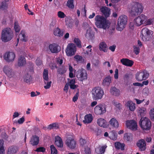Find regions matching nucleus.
<instances>
[{"instance_id":"nucleus-10","label":"nucleus","mask_w":154,"mask_h":154,"mask_svg":"<svg viewBox=\"0 0 154 154\" xmlns=\"http://www.w3.org/2000/svg\"><path fill=\"white\" fill-rule=\"evenodd\" d=\"M149 73L146 71L139 72L136 74L135 77L138 81L146 79L149 76Z\"/></svg>"},{"instance_id":"nucleus-64","label":"nucleus","mask_w":154,"mask_h":154,"mask_svg":"<svg viewBox=\"0 0 154 154\" xmlns=\"http://www.w3.org/2000/svg\"><path fill=\"white\" fill-rule=\"evenodd\" d=\"M50 67L51 69H54L55 68H57V66L56 65L55 63H52L50 65Z\"/></svg>"},{"instance_id":"nucleus-8","label":"nucleus","mask_w":154,"mask_h":154,"mask_svg":"<svg viewBox=\"0 0 154 154\" xmlns=\"http://www.w3.org/2000/svg\"><path fill=\"white\" fill-rule=\"evenodd\" d=\"M76 77L78 79L81 81H82L83 80L87 79L86 71L82 68L79 69L76 72Z\"/></svg>"},{"instance_id":"nucleus-50","label":"nucleus","mask_w":154,"mask_h":154,"mask_svg":"<svg viewBox=\"0 0 154 154\" xmlns=\"http://www.w3.org/2000/svg\"><path fill=\"white\" fill-rule=\"evenodd\" d=\"M134 52L136 55L138 54L140 51V48L139 47H137L136 46H134Z\"/></svg>"},{"instance_id":"nucleus-1","label":"nucleus","mask_w":154,"mask_h":154,"mask_svg":"<svg viewBox=\"0 0 154 154\" xmlns=\"http://www.w3.org/2000/svg\"><path fill=\"white\" fill-rule=\"evenodd\" d=\"M13 36V33L10 28H5L2 30L1 38L3 42H7L10 41Z\"/></svg>"},{"instance_id":"nucleus-62","label":"nucleus","mask_w":154,"mask_h":154,"mask_svg":"<svg viewBox=\"0 0 154 154\" xmlns=\"http://www.w3.org/2000/svg\"><path fill=\"white\" fill-rule=\"evenodd\" d=\"M118 69H116L115 70V74H114V78L116 79H117L118 78Z\"/></svg>"},{"instance_id":"nucleus-28","label":"nucleus","mask_w":154,"mask_h":154,"mask_svg":"<svg viewBox=\"0 0 154 154\" xmlns=\"http://www.w3.org/2000/svg\"><path fill=\"white\" fill-rule=\"evenodd\" d=\"M18 149V147L16 146H11L10 147L8 151V154H14L16 153Z\"/></svg>"},{"instance_id":"nucleus-14","label":"nucleus","mask_w":154,"mask_h":154,"mask_svg":"<svg viewBox=\"0 0 154 154\" xmlns=\"http://www.w3.org/2000/svg\"><path fill=\"white\" fill-rule=\"evenodd\" d=\"M15 57L14 54L13 52H7L4 56V59L8 62L13 61Z\"/></svg>"},{"instance_id":"nucleus-3","label":"nucleus","mask_w":154,"mask_h":154,"mask_svg":"<svg viewBox=\"0 0 154 154\" xmlns=\"http://www.w3.org/2000/svg\"><path fill=\"white\" fill-rule=\"evenodd\" d=\"M104 94L103 89L100 87H96L92 89V95L93 99L96 100L101 99Z\"/></svg>"},{"instance_id":"nucleus-20","label":"nucleus","mask_w":154,"mask_h":154,"mask_svg":"<svg viewBox=\"0 0 154 154\" xmlns=\"http://www.w3.org/2000/svg\"><path fill=\"white\" fill-rule=\"evenodd\" d=\"M39 141V137L36 135H33L31 137L29 142L30 144L34 146L38 144Z\"/></svg>"},{"instance_id":"nucleus-57","label":"nucleus","mask_w":154,"mask_h":154,"mask_svg":"<svg viewBox=\"0 0 154 154\" xmlns=\"http://www.w3.org/2000/svg\"><path fill=\"white\" fill-rule=\"evenodd\" d=\"M25 121L24 118L23 117H22V118H20L18 121H16L15 123H18L19 124H21L23 123Z\"/></svg>"},{"instance_id":"nucleus-30","label":"nucleus","mask_w":154,"mask_h":154,"mask_svg":"<svg viewBox=\"0 0 154 154\" xmlns=\"http://www.w3.org/2000/svg\"><path fill=\"white\" fill-rule=\"evenodd\" d=\"M26 63V60L25 57L22 56H20L18 58V65L19 66H23Z\"/></svg>"},{"instance_id":"nucleus-32","label":"nucleus","mask_w":154,"mask_h":154,"mask_svg":"<svg viewBox=\"0 0 154 154\" xmlns=\"http://www.w3.org/2000/svg\"><path fill=\"white\" fill-rule=\"evenodd\" d=\"M111 82V77L109 76L106 77L103 80L102 85L104 86H108Z\"/></svg>"},{"instance_id":"nucleus-9","label":"nucleus","mask_w":154,"mask_h":154,"mask_svg":"<svg viewBox=\"0 0 154 154\" xmlns=\"http://www.w3.org/2000/svg\"><path fill=\"white\" fill-rule=\"evenodd\" d=\"M140 37L144 41H147L149 40L150 36L151 31L147 28H145L142 29L141 31Z\"/></svg>"},{"instance_id":"nucleus-63","label":"nucleus","mask_w":154,"mask_h":154,"mask_svg":"<svg viewBox=\"0 0 154 154\" xmlns=\"http://www.w3.org/2000/svg\"><path fill=\"white\" fill-rule=\"evenodd\" d=\"M75 80L74 79H72L71 80L70 79V81L69 83V85L70 86L71 85H72L75 84Z\"/></svg>"},{"instance_id":"nucleus-2","label":"nucleus","mask_w":154,"mask_h":154,"mask_svg":"<svg viewBox=\"0 0 154 154\" xmlns=\"http://www.w3.org/2000/svg\"><path fill=\"white\" fill-rule=\"evenodd\" d=\"M95 24L98 28L106 29L109 28L106 19L103 16L97 15L95 18Z\"/></svg>"},{"instance_id":"nucleus-48","label":"nucleus","mask_w":154,"mask_h":154,"mask_svg":"<svg viewBox=\"0 0 154 154\" xmlns=\"http://www.w3.org/2000/svg\"><path fill=\"white\" fill-rule=\"evenodd\" d=\"M73 0H68L67 2V6L69 8H73L74 7L73 4Z\"/></svg>"},{"instance_id":"nucleus-54","label":"nucleus","mask_w":154,"mask_h":154,"mask_svg":"<svg viewBox=\"0 0 154 154\" xmlns=\"http://www.w3.org/2000/svg\"><path fill=\"white\" fill-rule=\"evenodd\" d=\"M146 25H151L152 24L153 22V19H149L145 21Z\"/></svg>"},{"instance_id":"nucleus-52","label":"nucleus","mask_w":154,"mask_h":154,"mask_svg":"<svg viewBox=\"0 0 154 154\" xmlns=\"http://www.w3.org/2000/svg\"><path fill=\"white\" fill-rule=\"evenodd\" d=\"M6 2H2V3L1 5V8L3 10H6L8 8V5Z\"/></svg>"},{"instance_id":"nucleus-58","label":"nucleus","mask_w":154,"mask_h":154,"mask_svg":"<svg viewBox=\"0 0 154 154\" xmlns=\"http://www.w3.org/2000/svg\"><path fill=\"white\" fill-rule=\"evenodd\" d=\"M51 81L48 82V81H47L46 82V84H45L46 85L44 86L45 88V89L49 88L51 86Z\"/></svg>"},{"instance_id":"nucleus-44","label":"nucleus","mask_w":154,"mask_h":154,"mask_svg":"<svg viewBox=\"0 0 154 154\" xmlns=\"http://www.w3.org/2000/svg\"><path fill=\"white\" fill-rule=\"evenodd\" d=\"M14 28L15 32H20V28L17 22H14Z\"/></svg>"},{"instance_id":"nucleus-18","label":"nucleus","mask_w":154,"mask_h":154,"mask_svg":"<svg viewBox=\"0 0 154 154\" xmlns=\"http://www.w3.org/2000/svg\"><path fill=\"white\" fill-rule=\"evenodd\" d=\"M126 125L127 128L133 131H135L137 129V124L133 120L126 122Z\"/></svg>"},{"instance_id":"nucleus-59","label":"nucleus","mask_w":154,"mask_h":154,"mask_svg":"<svg viewBox=\"0 0 154 154\" xmlns=\"http://www.w3.org/2000/svg\"><path fill=\"white\" fill-rule=\"evenodd\" d=\"M36 64L38 66H40L42 64V61L41 60L40 58L38 57L35 60Z\"/></svg>"},{"instance_id":"nucleus-38","label":"nucleus","mask_w":154,"mask_h":154,"mask_svg":"<svg viewBox=\"0 0 154 154\" xmlns=\"http://www.w3.org/2000/svg\"><path fill=\"white\" fill-rule=\"evenodd\" d=\"M133 135L132 134L130 133H126L125 134L124 136V139L128 141H131L132 140Z\"/></svg>"},{"instance_id":"nucleus-47","label":"nucleus","mask_w":154,"mask_h":154,"mask_svg":"<svg viewBox=\"0 0 154 154\" xmlns=\"http://www.w3.org/2000/svg\"><path fill=\"white\" fill-rule=\"evenodd\" d=\"M4 140L2 139L0 140V152H2L4 154L5 150L3 147Z\"/></svg>"},{"instance_id":"nucleus-16","label":"nucleus","mask_w":154,"mask_h":154,"mask_svg":"<svg viewBox=\"0 0 154 154\" xmlns=\"http://www.w3.org/2000/svg\"><path fill=\"white\" fill-rule=\"evenodd\" d=\"M3 71L5 74L9 78H11L14 75L12 69L8 66H5L3 68Z\"/></svg>"},{"instance_id":"nucleus-37","label":"nucleus","mask_w":154,"mask_h":154,"mask_svg":"<svg viewBox=\"0 0 154 154\" xmlns=\"http://www.w3.org/2000/svg\"><path fill=\"white\" fill-rule=\"evenodd\" d=\"M54 34L55 36L61 37L63 35V31L61 30L58 27H57L54 30Z\"/></svg>"},{"instance_id":"nucleus-46","label":"nucleus","mask_w":154,"mask_h":154,"mask_svg":"<svg viewBox=\"0 0 154 154\" xmlns=\"http://www.w3.org/2000/svg\"><path fill=\"white\" fill-rule=\"evenodd\" d=\"M51 154H57V150L53 145L50 146Z\"/></svg>"},{"instance_id":"nucleus-49","label":"nucleus","mask_w":154,"mask_h":154,"mask_svg":"<svg viewBox=\"0 0 154 154\" xmlns=\"http://www.w3.org/2000/svg\"><path fill=\"white\" fill-rule=\"evenodd\" d=\"M57 16L60 18H63L66 17V15L64 12L60 11L57 12Z\"/></svg>"},{"instance_id":"nucleus-60","label":"nucleus","mask_w":154,"mask_h":154,"mask_svg":"<svg viewBox=\"0 0 154 154\" xmlns=\"http://www.w3.org/2000/svg\"><path fill=\"white\" fill-rule=\"evenodd\" d=\"M55 21L54 20H52L50 25V28L52 29H53L55 25Z\"/></svg>"},{"instance_id":"nucleus-43","label":"nucleus","mask_w":154,"mask_h":154,"mask_svg":"<svg viewBox=\"0 0 154 154\" xmlns=\"http://www.w3.org/2000/svg\"><path fill=\"white\" fill-rule=\"evenodd\" d=\"M74 42L77 47L80 48H82L81 41L78 38H75Z\"/></svg>"},{"instance_id":"nucleus-13","label":"nucleus","mask_w":154,"mask_h":154,"mask_svg":"<svg viewBox=\"0 0 154 154\" xmlns=\"http://www.w3.org/2000/svg\"><path fill=\"white\" fill-rule=\"evenodd\" d=\"M65 143L66 145L71 149H74L76 146V141L73 138L71 137L67 138Z\"/></svg>"},{"instance_id":"nucleus-26","label":"nucleus","mask_w":154,"mask_h":154,"mask_svg":"<svg viewBox=\"0 0 154 154\" xmlns=\"http://www.w3.org/2000/svg\"><path fill=\"white\" fill-rule=\"evenodd\" d=\"M100 11L106 18L109 16L110 9L106 7H102L100 9Z\"/></svg>"},{"instance_id":"nucleus-35","label":"nucleus","mask_w":154,"mask_h":154,"mask_svg":"<svg viewBox=\"0 0 154 154\" xmlns=\"http://www.w3.org/2000/svg\"><path fill=\"white\" fill-rule=\"evenodd\" d=\"M115 148L117 149H121L122 150H124V147L125 144L124 143H121L120 142H116L115 143Z\"/></svg>"},{"instance_id":"nucleus-45","label":"nucleus","mask_w":154,"mask_h":154,"mask_svg":"<svg viewBox=\"0 0 154 154\" xmlns=\"http://www.w3.org/2000/svg\"><path fill=\"white\" fill-rule=\"evenodd\" d=\"M74 58L76 60L77 62L78 63H82L84 60L82 57L80 56L76 55L74 57Z\"/></svg>"},{"instance_id":"nucleus-40","label":"nucleus","mask_w":154,"mask_h":154,"mask_svg":"<svg viewBox=\"0 0 154 154\" xmlns=\"http://www.w3.org/2000/svg\"><path fill=\"white\" fill-rule=\"evenodd\" d=\"M109 137L113 140H115L117 138V134L115 131L112 130L109 133Z\"/></svg>"},{"instance_id":"nucleus-21","label":"nucleus","mask_w":154,"mask_h":154,"mask_svg":"<svg viewBox=\"0 0 154 154\" xmlns=\"http://www.w3.org/2000/svg\"><path fill=\"white\" fill-rule=\"evenodd\" d=\"M120 62L125 66L131 67L134 64L133 61L127 58H123L121 60Z\"/></svg>"},{"instance_id":"nucleus-12","label":"nucleus","mask_w":154,"mask_h":154,"mask_svg":"<svg viewBox=\"0 0 154 154\" xmlns=\"http://www.w3.org/2000/svg\"><path fill=\"white\" fill-rule=\"evenodd\" d=\"M147 19V17L144 14H141L135 18L134 22L135 25L139 26L143 24Z\"/></svg>"},{"instance_id":"nucleus-7","label":"nucleus","mask_w":154,"mask_h":154,"mask_svg":"<svg viewBox=\"0 0 154 154\" xmlns=\"http://www.w3.org/2000/svg\"><path fill=\"white\" fill-rule=\"evenodd\" d=\"M76 50L75 45L73 43H71L68 45L65 51L67 56H71L75 54Z\"/></svg>"},{"instance_id":"nucleus-55","label":"nucleus","mask_w":154,"mask_h":154,"mask_svg":"<svg viewBox=\"0 0 154 154\" xmlns=\"http://www.w3.org/2000/svg\"><path fill=\"white\" fill-rule=\"evenodd\" d=\"M113 105L115 106L118 109H120L122 105L119 103L115 101L113 102Z\"/></svg>"},{"instance_id":"nucleus-34","label":"nucleus","mask_w":154,"mask_h":154,"mask_svg":"<svg viewBox=\"0 0 154 154\" xmlns=\"http://www.w3.org/2000/svg\"><path fill=\"white\" fill-rule=\"evenodd\" d=\"M146 113V109L144 107L140 108L138 109L137 113L138 116L141 117L145 116Z\"/></svg>"},{"instance_id":"nucleus-41","label":"nucleus","mask_w":154,"mask_h":154,"mask_svg":"<svg viewBox=\"0 0 154 154\" xmlns=\"http://www.w3.org/2000/svg\"><path fill=\"white\" fill-rule=\"evenodd\" d=\"M53 128H54L55 129H58L59 128V125L57 123H54L52 124H51L48 125V129L51 130Z\"/></svg>"},{"instance_id":"nucleus-15","label":"nucleus","mask_w":154,"mask_h":154,"mask_svg":"<svg viewBox=\"0 0 154 154\" xmlns=\"http://www.w3.org/2000/svg\"><path fill=\"white\" fill-rule=\"evenodd\" d=\"M48 49L53 53H57L60 51V47L57 44L53 43L49 45Z\"/></svg>"},{"instance_id":"nucleus-53","label":"nucleus","mask_w":154,"mask_h":154,"mask_svg":"<svg viewBox=\"0 0 154 154\" xmlns=\"http://www.w3.org/2000/svg\"><path fill=\"white\" fill-rule=\"evenodd\" d=\"M150 115L151 120L154 121V108L151 109L150 112Z\"/></svg>"},{"instance_id":"nucleus-56","label":"nucleus","mask_w":154,"mask_h":154,"mask_svg":"<svg viewBox=\"0 0 154 154\" xmlns=\"http://www.w3.org/2000/svg\"><path fill=\"white\" fill-rule=\"evenodd\" d=\"M35 151L37 152H44L45 151V149L42 147H40L36 149Z\"/></svg>"},{"instance_id":"nucleus-4","label":"nucleus","mask_w":154,"mask_h":154,"mask_svg":"<svg viewBox=\"0 0 154 154\" xmlns=\"http://www.w3.org/2000/svg\"><path fill=\"white\" fill-rule=\"evenodd\" d=\"M143 8L141 3L135 2L131 8L130 14L132 16L137 15L142 12Z\"/></svg>"},{"instance_id":"nucleus-39","label":"nucleus","mask_w":154,"mask_h":154,"mask_svg":"<svg viewBox=\"0 0 154 154\" xmlns=\"http://www.w3.org/2000/svg\"><path fill=\"white\" fill-rule=\"evenodd\" d=\"M48 71L47 69H45L44 70L43 77L45 84H46L47 81H48L49 78L48 77Z\"/></svg>"},{"instance_id":"nucleus-11","label":"nucleus","mask_w":154,"mask_h":154,"mask_svg":"<svg viewBox=\"0 0 154 154\" xmlns=\"http://www.w3.org/2000/svg\"><path fill=\"white\" fill-rule=\"evenodd\" d=\"M106 111V106L103 104H99L96 106L94 109V112L97 115H102Z\"/></svg>"},{"instance_id":"nucleus-36","label":"nucleus","mask_w":154,"mask_h":154,"mask_svg":"<svg viewBox=\"0 0 154 154\" xmlns=\"http://www.w3.org/2000/svg\"><path fill=\"white\" fill-rule=\"evenodd\" d=\"M97 123L100 126L105 128L106 127V121L104 119L100 118L98 119L97 120Z\"/></svg>"},{"instance_id":"nucleus-25","label":"nucleus","mask_w":154,"mask_h":154,"mask_svg":"<svg viewBox=\"0 0 154 154\" xmlns=\"http://www.w3.org/2000/svg\"><path fill=\"white\" fill-rule=\"evenodd\" d=\"M93 119L92 115L90 114L86 115L84 117V120L83 122L84 123L88 124L91 122Z\"/></svg>"},{"instance_id":"nucleus-33","label":"nucleus","mask_w":154,"mask_h":154,"mask_svg":"<svg viewBox=\"0 0 154 154\" xmlns=\"http://www.w3.org/2000/svg\"><path fill=\"white\" fill-rule=\"evenodd\" d=\"M110 92L113 95L118 96L119 95L120 91L115 87H112L110 89Z\"/></svg>"},{"instance_id":"nucleus-6","label":"nucleus","mask_w":154,"mask_h":154,"mask_svg":"<svg viewBox=\"0 0 154 154\" xmlns=\"http://www.w3.org/2000/svg\"><path fill=\"white\" fill-rule=\"evenodd\" d=\"M127 22V17L125 15L120 16L118 19V23L116 26L117 29L119 31H122L124 28Z\"/></svg>"},{"instance_id":"nucleus-42","label":"nucleus","mask_w":154,"mask_h":154,"mask_svg":"<svg viewBox=\"0 0 154 154\" xmlns=\"http://www.w3.org/2000/svg\"><path fill=\"white\" fill-rule=\"evenodd\" d=\"M57 72L58 74L62 75L63 74L66 72V69L65 67H62L61 68H58L57 70Z\"/></svg>"},{"instance_id":"nucleus-27","label":"nucleus","mask_w":154,"mask_h":154,"mask_svg":"<svg viewBox=\"0 0 154 154\" xmlns=\"http://www.w3.org/2000/svg\"><path fill=\"white\" fill-rule=\"evenodd\" d=\"M19 38H17V43L16 45V46H17L18 43L19 41V38H20V40L24 42H26L27 41V39L25 35V32L24 31L22 30L19 35Z\"/></svg>"},{"instance_id":"nucleus-31","label":"nucleus","mask_w":154,"mask_h":154,"mask_svg":"<svg viewBox=\"0 0 154 154\" xmlns=\"http://www.w3.org/2000/svg\"><path fill=\"white\" fill-rule=\"evenodd\" d=\"M127 106L129 109L132 111H134L135 109V103H134L131 101H128L126 103Z\"/></svg>"},{"instance_id":"nucleus-17","label":"nucleus","mask_w":154,"mask_h":154,"mask_svg":"<svg viewBox=\"0 0 154 154\" xmlns=\"http://www.w3.org/2000/svg\"><path fill=\"white\" fill-rule=\"evenodd\" d=\"M137 145L141 151H143L146 149V144L143 139L139 140L137 143Z\"/></svg>"},{"instance_id":"nucleus-29","label":"nucleus","mask_w":154,"mask_h":154,"mask_svg":"<svg viewBox=\"0 0 154 154\" xmlns=\"http://www.w3.org/2000/svg\"><path fill=\"white\" fill-rule=\"evenodd\" d=\"M99 49L100 51H103L104 52H107L108 50L107 46L105 42H103L100 43Z\"/></svg>"},{"instance_id":"nucleus-19","label":"nucleus","mask_w":154,"mask_h":154,"mask_svg":"<svg viewBox=\"0 0 154 154\" xmlns=\"http://www.w3.org/2000/svg\"><path fill=\"white\" fill-rule=\"evenodd\" d=\"M107 146L105 145L103 146L99 145L95 149V152L97 154H103L105 152Z\"/></svg>"},{"instance_id":"nucleus-5","label":"nucleus","mask_w":154,"mask_h":154,"mask_svg":"<svg viewBox=\"0 0 154 154\" xmlns=\"http://www.w3.org/2000/svg\"><path fill=\"white\" fill-rule=\"evenodd\" d=\"M141 128L143 130H148L150 129L151 126V122L147 117H142L139 122Z\"/></svg>"},{"instance_id":"nucleus-22","label":"nucleus","mask_w":154,"mask_h":154,"mask_svg":"<svg viewBox=\"0 0 154 154\" xmlns=\"http://www.w3.org/2000/svg\"><path fill=\"white\" fill-rule=\"evenodd\" d=\"M23 82L28 84H30L32 83V78L29 73L25 74L23 77Z\"/></svg>"},{"instance_id":"nucleus-61","label":"nucleus","mask_w":154,"mask_h":154,"mask_svg":"<svg viewBox=\"0 0 154 154\" xmlns=\"http://www.w3.org/2000/svg\"><path fill=\"white\" fill-rule=\"evenodd\" d=\"M78 96L79 93H77L75 95V96L73 97L72 98V101L74 102H75L77 101L78 99Z\"/></svg>"},{"instance_id":"nucleus-24","label":"nucleus","mask_w":154,"mask_h":154,"mask_svg":"<svg viewBox=\"0 0 154 154\" xmlns=\"http://www.w3.org/2000/svg\"><path fill=\"white\" fill-rule=\"evenodd\" d=\"M109 124L113 128H117L119 127V122L114 118H112L110 119L109 121Z\"/></svg>"},{"instance_id":"nucleus-51","label":"nucleus","mask_w":154,"mask_h":154,"mask_svg":"<svg viewBox=\"0 0 154 154\" xmlns=\"http://www.w3.org/2000/svg\"><path fill=\"white\" fill-rule=\"evenodd\" d=\"M93 35L91 32L89 31L88 30H87L85 34V36L87 38H91L92 37Z\"/></svg>"},{"instance_id":"nucleus-23","label":"nucleus","mask_w":154,"mask_h":154,"mask_svg":"<svg viewBox=\"0 0 154 154\" xmlns=\"http://www.w3.org/2000/svg\"><path fill=\"white\" fill-rule=\"evenodd\" d=\"M55 144L58 147L61 148L63 146V143L62 139L59 136L55 137Z\"/></svg>"}]
</instances>
